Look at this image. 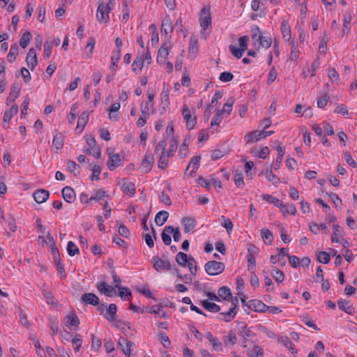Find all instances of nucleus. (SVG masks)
Segmentation results:
<instances>
[{
    "label": "nucleus",
    "mask_w": 357,
    "mask_h": 357,
    "mask_svg": "<svg viewBox=\"0 0 357 357\" xmlns=\"http://www.w3.org/2000/svg\"><path fill=\"white\" fill-rule=\"evenodd\" d=\"M170 157V153L167 155H160L158 161V167L162 169H165L168 165V158Z\"/></svg>",
    "instance_id": "56"
},
{
    "label": "nucleus",
    "mask_w": 357,
    "mask_h": 357,
    "mask_svg": "<svg viewBox=\"0 0 357 357\" xmlns=\"http://www.w3.org/2000/svg\"><path fill=\"white\" fill-rule=\"evenodd\" d=\"M62 197L68 203H73L75 199V192L70 186H66L61 190Z\"/></svg>",
    "instance_id": "18"
},
{
    "label": "nucleus",
    "mask_w": 357,
    "mask_h": 357,
    "mask_svg": "<svg viewBox=\"0 0 357 357\" xmlns=\"http://www.w3.org/2000/svg\"><path fill=\"white\" fill-rule=\"evenodd\" d=\"M21 90V84L20 83H14L13 84L10 92L9 93L8 97L6 99V104L7 105H10L14 102L15 99L18 97Z\"/></svg>",
    "instance_id": "13"
},
{
    "label": "nucleus",
    "mask_w": 357,
    "mask_h": 357,
    "mask_svg": "<svg viewBox=\"0 0 357 357\" xmlns=\"http://www.w3.org/2000/svg\"><path fill=\"white\" fill-rule=\"evenodd\" d=\"M238 335L245 340H250L255 342L257 340V335L254 333L250 328H248L246 325L240 326L238 328Z\"/></svg>",
    "instance_id": "8"
},
{
    "label": "nucleus",
    "mask_w": 357,
    "mask_h": 357,
    "mask_svg": "<svg viewBox=\"0 0 357 357\" xmlns=\"http://www.w3.org/2000/svg\"><path fill=\"white\" fill-rule=\"evenodd\" d=\"M59 321L56 317H50L48 321V326L50 328V334L54 335L57 334L59 331Z\"/></svg>",
    "instance_id": "34"
},
{
    "label": "nucleus",
    "mask_w": 357,
    "mask_h": 357,
    "mask_svg": "<svg viewBox=\"0 0 357 357\" xmlns=\"http://www.w3.org/2000/svg\"><path fill=\"white\" fill-rule=\"evenodd\" d=\"M218 294L219 297L223 298L225 301H229L231 296L230 289L226 286L220 287L218 291Z\"/></svg>",
    "instance_id": "45"
},
{
    "label": "nucleus",
    "mask_w": 357,
    "mask_h": 357,
    "mask_svg": "<svg viewBox=\"0 0 357 357\" xmlns=\"http://www.w3.org/2000/svg\"><path fill=\"white\" fill-rule=\"evenodd\" d=\"M152 260L153 268L158 273H161L163 271H169L172 269L170 261L166 259H163L157 255L154 256Z\"/></svg>",
    "instance_id": "3"
},
{
    "label": "nucleus",
    "mask_w": 357,
    "mask_h": 357,
    "mask_svg": "<svg viewBox=\"0 0 357 357\" xmlns=\"http://www.w3.org/2000/svg\"><path fill=\"white\" fill-rule=\"evenodd\" d=\"M26 61L29 68L33 71L38 65L37 55L34 48L31 47L29 49L26 57Z\"/></svg>",
    "instance_id": "15"
},
{
    "label": "nucleus",
    "mask_w": 357,
    "mask_h": 357,
    "mask_svg": "<svg viewBox=\"0 0 357 357\" xmlns=\"http://www.w3.org/2000/svg\"><path fill=\"white\" fill-rule=\"evenodd\" d=\"M329 99L330 96L328 93L320 95L317 99V107L319 108H324L326 106Z\"/></svg>",
    "instance_id": "55"
},
{
    "label": "nucleus",
    "mask_w": 357,
    "mask_h": 357,
    "mask_svg": "<svg viewBox=\"0 0 357 357\" xmlns=\"http://www.w3.org/2000/svg\"><path fill=\"white\" fill-rule=\"evenodd\" d=\"M158 337L165 348L168 349L170 347L171 341L163 331H159L158 333Z\"/></svg>",
    "instance_id": "46"
},
{
    "label": "nucleus",
    "mask_w": 357,
    "mask_h": 357,
    "mask_svg": "<svg viewBox=\"0 0 357 357\" xmlns=\"http://www.w3.org/2000/svg\"><path fill=\"white\" fill-rule=\"evenodd\" d=\"M121 185L122 191L129 196H133L136 192L135 185L132 182H128L126 179H123Z\"/></svg>",
    "instance_id": "22"
},
{
    "label": "nucleus",
    "mask_w": 357,
    "mask_h": 357,
    "mask_svg": "<svg viewBox=\"0 0 357 357\" xmlns=\"http://www.w3.org/2000/svg\"><path fill=\"white\" fill-rule=\"evenodd\" d=\"M173 30L172 21L169 15H166L162 21L161 33L167 36L169 32L172 33Z\"/></svg>",
    "instance_id": "20"
},
{
    "label": "nucleus",
    "mask_w": 357,
    "mask_h": 357,
    "mask_svg": "<svg viewBox=\"0 0 357 357\" xmlns=\"http://www.w3.org/2000/svg\"><path fill=\"white\" fill-rule=\"evenodd\" d=\"M263 133L262 130H254L248 132L245 136V139L248 144L253 143L255 142H257L261 139H263Z\"/></svg>",
    "instance_id": "21"
},
{
    "label": "nucleus",
    "mask_w": 357,
    "mask_h": 357,
    "mask_svg": "<svg viewBox=\"0 0 357 357\" xmlns=\"http://www.w3.org/2000/svg\"><path fill=\"white\" fill-rule=\"evenodd\" d=\"M204 268L208 275L215 276L225 271V265L223 262L211 260L205 264Z\"/></svg>",
    "instance_id": "1"
},
{
    "label": "nucleus",
    "mask_w": 357,
    "mask_h": 357,
    "mask_svg": "<svg viewBox=\"0 0 357 357\" xmlns=\"http://www.w3.org/2000/svg\"><path fill=\"white\" fill-rule=\"evenodd\" d=\"M200 160H201L200 155H195L191 158L190 162H189V164L186 168V171H188L190 167H192V169L190 172V176H193L194 174L195 173V171L197 169H198V168L199 167Z\"/></svg>",
    "instance_id": "24"
},
{
    "label": "nucleus",
    "mask_w": 357,
    "mask_h": 357,
    "mask_svg": "<svg viewBox=\"0 0 357 357\" xmlns=\"http://www.w3.org/2000/svg\"><path fill=\"white\" fill-rule=\"evenodd\" d=\"M199 23L202 31H206L208 26L211 24V14L209 8L204 7L202 9L199 16Z\"/></svg>",
    "instance_id": "5"
},
{
    "label": "nucleus",
    "mask_w": 357,
    "mask_h": 357,
    "mask_svg": "<svg viewBox=\"0 0 357 357\" xmlns=\"http://www.w3.org/2000/svg\"><path fill=\"white\" fill-rule=\"evenodd\" d=\"M114 287L119 289L118 295L121 297V298L123 301H131L132 299V293L130 290L126 287H122L121 285H114Z\"/></svg>",
    "instance_id": "23"
},
{
    "label": "nucleus",
    "mask_w": 357,
    "mask_h": 357,
    "mask_svg": "<svg viewBox=\"0 0 357 357\" xmlns=\"http://www.w3.org/2000/svg\"><path fill=\"white\" fill-rule=\"evenodd\" d=\"M112 10V7L105 6L103 3H100L98 8L97 18L100 22L106 23L109 21V13Z\"/></svg>",
    "instance_id": "6"
},
{
    "label": "nucleus",
    "mask_w": 357,
    "mask_h": 357,
    "mask_svg": "<svg viewBox=\"0 0 357 357\" xmlns=\"http://www.w3.org/2000/svg\"><path fill=\"white\" fill-rule=\"evenodd\" d=\"M169 213L166 211H159L155 217V222L158 226H162L167 220Z\"/></svg>",
    "instance_id": "32"
},
{
    "label": "nucleus",
    "mask_w": 357,
    "mask_h": 357,
    "mask_svg": "<svg viewBox=\"0 0 357 357\" xmlns=\"http://www.w3.org/2000/svg\"><path fill=\"white\" fill-rule=\"evenodd\" d=\"M261 198L263 199V200H265V201L268 202V203L273 204L274 206H275L280 208H284V204L281 200L273 197L271 195L264 194L261 196Z\"/></svg>",
    "instance_id": "27"
},
{
    "label": "nucleus",
    "mask_w": 357,
    "mask_h": 357,
    "mask_svg": "<svg viewBox=\"0 0 357 357\" xmlns=\"http://www.w3.org/2000/svg\"><path fill=\"white\" fill-rule=\"evenodd\" d=\"M202 306L208 312H218L220 310V305L215 303L210 302L208 299L201 301Z\"/></svg>",
    "instance_id": "29"
},
{
    "label": "nucleus",
    "mask_w": 357,
    "mask_h": 357,
    "mask_svg": "<svg viewBox=\"0 0 357 357\" xmlns=\"http://www.w3.org/2000/svg\"><path fill=\"white\" fill-rule=\"evenodd\" d=\"M107 197H109V195L103 189L100 188L94 190V195L89 198V200L100 202Z\"/></svg>",
    "instance_id": "42"
},
{
    "label": "nucleus",
    "mask_w": 357,
    "mask_h": 357,
    "mask_svg": "<svg viewBox=\"0 0 357 357\" xmlns=\"http://www.w3.org/2000/svg\"><path fill=\"white\" fill-rule=\"evenodd\" d=\"M98 290L106 296L112 297L116 294L115 287L107 284L105 282H100L96 284Z\"/></svg>",
    "instance_id": "10"
},
{
    "label": "nucleus",
    "mask_w": 357,
    "mask_h": 357,
    "mask_svg": "<svg viewBox=\"0 0 357 357\" xmlns=\"http://www.w3.org/2000/svg\"><path fill=\"white\" fill-rule=\"evenodd\" d=\"M175 260L178 265L183 267H185L188 263L189 257H188L187 254L183 252H179L177 253Z\"/></svg>",
    "instance_id": "41"
},
{
    "label": "nucleus",
    "mask_w": 357,
    "mask_h": 357,
    "mask_svg": "<svg viewBox=\"0 0 357 357\" xmlns=\"http://www.w3.org/2000/svg\"><path fill=\"white\" fill-rule=\"evenodd\" d=\"M146 61L147 62L148 65L151 64V55L149 52V47H147L146 52L144 55L141 56L140 57L137 56L134 60L132 65L133 72L135 73L136 74H138L139 73L137 71V69L136 68H135V65H139V68L141 70Z\"/></svg>",
    "instance_id": "4"
},
{
    "label": "nucleus",
    "mask_w": 357,
    "mask_h": 357,
    "mask_svg": "<svg viewBox=\"0 0 357 357\" xmlns=\"http://www.w3.org/2000/svg\"><path fill=\"white\" fill-rule=\"evenodd\" d=\"M247 307L250 310L262 313L266 312V305L260 300L252 299L248 301Z\"/></svg>",
    "instance_id": "11"
},
{
    "label": "nucleus",
    "mask_w": 357,
    "mask_h": 357,
    "mask_svg": "<svg viewBox=\"0 0 357 357\" xmlns=\"http://www.w3.org/2000/svg\"><path fill=\"white\" fill-rule=\"evenodd\" d=\"M66 326L70 329L72 326L78 327L80 321L74 310L70 311L69 314L64 318Z\"/></svg>",
    "instance_id": "14"
},
{
    "label": "nucleus",
    "mask_w": 357,
    "mask_h": 357,
    "mask_svg": "<svg viewBox=\"0 0 357 357\" xmlns=\"http://www.w3.org/2000/svg\"><path fill=\"white\" fill-rule=\"evenodd\" d=\"M224 344L226 347L229 344L234 345L237 342V337L234 330H230L228 335L223 336Z\"/></svg>",
    "instance_id": "31"
},
{
    "label": "nucleus",
    "mask_w": 357,
    "mask_h": 357,
    "mask_svg": "<svg viewBox=\"0 0 357 357\" xmlns=\"http://www.w3.org/2000/svg\"><path fill=\"white\" fill-rule=\"evenodd\" d=\"M219 79L222 82H228L234 79V75L229 71L222 72L220 73Z\"/></svg>",
    "instance_id": "64"
},
{
    "label": "nucleus",
    "mask_w": 357,
    "mask_h": 357,
    "mask_svg": "<svg viewBox=\"0 0 357 357\" xmlns=\"http://www.w3.org/2000/svg\"><path fill=\"white\" fill-rule=\"evenodd\" d=\"M43 295L49 305H56L57 301L53 296L52 293L48 290H43Z\"/></svg>",
    "instance_id": "51"
},
{
    "label": "nucleus",
    "mask_w": 357,
    "mask_h": 357,
    "mask_svg": "<svg viewBox=\"0 0 357 357\" xmlns=\"http://www.w3.org/2000/svg\"><path fill=\"white\" fill-rule=\"evenodd\" d=\"M284 345L285 347L291 351L293 355H296L297 354V349H296L294 343L291 342V339L288 337H285V342H284Z\"/></svg>",
    "instance_id": "60"
},
{
    "label": "nucleus",
    "mask_w": 357,
    "mask_h": 357,
    "mask_svg": "<svg viewBox=\"0 0 357 357\" xmlns=\"http://www.w3.org/2000/svg\"><path fill=\"white\" fill-rule=\"evenodd\" d=\"M256 40L259 41L260 47H264L266 49L269 48L272 43V40L271 37L264 36L261 34L258 36V38L256 39Z\"/></svg>",
    "instance_id": "43"
},
{
    "label": "nucleus",
    "mask_w": 357,
    "mask_h": 357,
    "mask_svg": "<svg viewBox=\"0 0 357 357\" xmlns=\"http://www.w3.org/2000/svg\"><path fill=\"white\" fill-rule=\"evenodd\" d=\"M351 21V16L350 14H344V24H343V29H342V34L343 35H347L349 30H350V23Z\"/></svg>",
    "instance_id": "49"
},
{
    "label": "nucleus",
    "mask_w": 357,
    "mask_h": 357,
    "mask_svg": "<svg viewBox=\"0 0 357 357\" xmlns=\"http://www.w3.org/2000/svg\"><path fill=\"white\" fill-rule=\"evenodd\" d=\"M154 165L153 155L151 153L146 152L142 162L141 163V168L145 173H148L151 170V167Z\"/></svg>",
    "instance_id": "12"
},
{
    "label": "nucleus",
    "mask_w": 357,
    "mask_h": 357,
    "mask_svg": "<svg viewBox=\"0 0 357 357\" xmlns=\"http://www.w3.org/2000/svg\"><path fill=\"white\" fill-rule=\"evenodd\" d=\"M95 44H96V40L93 38H90L88 41V43L86 44V45L85 47V51H86V53L88 54V57H91V56L93 53V50L94 48Z\"/></svg>",
    "instance_id": "62"
},
{
    "label": "nucleus",
    "mask_w": 357,
    "mask_h": 357,
    "mask_svg": "<svg viewBox=\"0 0 357 357\" xmlns=\"http://www.w3.org/2000/svg\"><path fill=\"white\" fill-rule=\"evenodd\" d=\"M248 246V255H247V259H248V270L250 271H255V266H256V260L255 255L259 253V249L257 247H256L254 244L248 243L247 245Z\"/></svg>",
    "instance_id": "2"
},
{
    "label": "nucleus",
    "mask_w": 357,
    "mask_h": 357,
    "mask_svg": "<svg viewBox=\"0 0 357 357\" xmlns=\"http://www.w3.org/2000/svg\"><path fill=\"white\" fill-rule=\"evenodd\" d=\"M19 53V47L17 43H14L11 45L10 52L7 55L8 61L10 63H13L15 61L17 56Z\"/></svg>",
    "instance_id": "35"
},
{
    "label": "nucleus",
    "mask_w": 357,
    "mask_h": 357,
    "mask_svg": "<svg viewBox=\"0 0 357 357\" xmlns=\"http://www.w3.org/2000/svg\"><path fill=\"white\" fill-rule=\"evenodd\" d=\"M99 298L93 293H85L81 296L82 303L94 306L99 304Z\"/></svg>",
    "instance_id": "17"
},
{
    "label": "nucleus",
    "mask_w": 357,
    "mask_h": 357,
    "mask_svg": "<svg viewBox=\"0 0 357 357\" xmlns=\"http://www.w3.org/2000/svg\"><path fill=\"white\" fill-rule=\"evenodd\" d=\"M117 306L114 303L109 304L106 313L104 314L105 319L110 322L116 321Z\"/></svg>",
    "instance_id": "25"
},
{
    "label": "nucleus",
    "mask_w": 357,
    "mask_h": 357,
    "mask_svg": "<svg viewBox=\"0 0 357 357\" xmlns=\"http://www.w3.org/2000/svg\"><path fill=\"white\" fill-rule=\"evenodd\" d=\"M196 261L194 259L193 257L190 256L188 263L187 264V266L192 274V275L195 276L197 273V266H196Z\"/></svg>",
    "instance_id": "53"
},
{
    "label": "nucleus",
    "mask_w": 357,
    "mask_h": 357,
    "mask_svg": "<svg viewBox=\"0 0 357 357\" xmlns=\"http://www.w3.org/2000/svg\"><path fill=\"white\" fill-rule=\"evenodd\" d=\"M349 303L348 301H337L339 309L348 314L352 315L355 313V308L351 305H349Z\"/></svg>",
    "instance_id": "28"
},
{
    "label": "nucleus",
    "mask_w": 357,
    "mask_h": 357,
    "mask_svg": "<svg viewBox=\"0 0 357 357\" xmlns=\"http://www.w3.org/2000/svg\"><path fill=\"white\" fill-rule=\"evenodd\" d=\"M32 39V35L29 31H26L20 39V45L22 48L26 47Z\"/></svg>",
    "instance_id": "38"
},
{
    "label": "nucleus",
    "mask_w": 357,
    "mask_h": 357,
    "mask_svg": "<svg viewBox=\"0 0 357 357\" xmlns=\"http://www.w3.org/2000/svg\"><path fill=\"white\" fill-rule=\"evenodd\" d=\"M317 260L322 264H328L331 260L330 254L325 251H321L317 255Z\"/></svg>",
    "instance_id": "54"
},
{
    "label": "nucleus",
    "mask_w": 357,
    "mask_h": 357,
    "mask_svg": "<svg viewBox=\"0 0 357 357\" xmlns=\"http://www.w3.org/2000/svg\"><path fill=\"white\" fill-rule=\"evenodd\" d=\"M281 30L284 40L289 41L291 38V28L287 21H283L281 24Z\"/></svg>",
    "instance_id": "39"
},
{
    "label": "nucleus",
    "mask_w": 357,
    "mask_h": 357,
    "mask_svg": "<svg viewBox=\"0 0 357 357\" xmlns=\"http://www.w3.org/2000/svg\"><path fill=\"white\" fill-rule=\"evenodd\" d=\"M170 50V41L169 40L167 42H165L162 43L161 47L158 50L157 54V62L160 64H162L165 61L164 59L167 57L169 55Z\"/></svg>",
    "instance_id": "9"
},
{
    "label": "nucleus",
    "mask_w": 357,
    "mask_h": 357,
    "mask_svg": "<svg viewBox=\"0 0 357 357\" xmlns=\"http://www.w3.org/2000/svg\"><path fill=\"white\" fill-rule=\"evenodd\" d=\"M198 51V40L195 37H191L190 39L189 44V52L190 53H197Z\"/></svg>",
    "instance_id": "61"
},
{
    "label": "nucleus",
    "mask_w": 357,
    "mask_h": 357,
    "mask_svg": "<svg viewBox=\"0 0 357 357\" xmlns=\"http://www.w3.org/2000/svg\"><path fill=\"white\" fill-rule=\"evenodd\" d=\"M89 119V113L87 112H84L82 113V114L79 116L78 121H77V125L76 130H79V132H82L86 125L87 124Z\"/></svg>",
    "instance_id": "26"
},
{
    "label": "nucleus",
    "mask_w": 357,
    "mask_h": 357,
    "mask_svg": "<svg viewBox=\"0 0 357 357\" xmlns=\"http://www.w3.org/2000/svg\"><path fill=\"white\" fill-rule=\"evenodd\" d=\"M261 238L266 245L272 244L274 237L273 233L267 229H262L261 230Z\"/></svg>",
    "instance_id": "36"
},
{
    "label": "nucleus",
    "mask_w": 357,
    "mask_h": 357,
    "mask_svg": "<svg viewBox=\"0 0 357 357\" xmlns=\"http://www.w3.org/2000/svg\"><path fill=\"white\" fill-rule=\"evenodd\" d=\"M67 252H68V254L70 256V257H73L75 256V255L77 254H79V250L78 248V247L77 246V245L73 242V241H69L68 243V245H67Z\"/></svg>",
    "instance_id": "50"
},
{
    "label": "nucleus",
    "mask_w": 357,
    "mask_h": 357,
    "mask_svg": "<svg viewBox=\"0 0 357 357\" xmlns=\"http://www.w3.org/2000/svg\"><path fill=\"white\" fill-rule=\"evenodd\" d=\"M221 225L225 227L227 231V233L229 234L231 233V231H232L233 229V227H234V225L231 222V220L222 215L221 216Z\"/></svg>",
    "instance_id": "47"
},
{
    "label": "nucleus",
    "mask_w": 357,
    "mask_h": 357,
    "mask_svg": "<svg viewBox=\"0 0 357 357\" xmlns=\"http://www.w3.org/2000/svg\"><path fill=\"white\" fill-rule=\"evenodd\" d=\"M245 170L247 176L252 179L253 174L256 172L254 162L252 161H246L245 163Z\"/></svg>",
    "instance_id": "44"
},
{
    "label": "nucleus",
    "mask_w": 357,
    "mask_h": 357,
    "mask_svg": "<svg viewBox=\"0 0 357 357\" xmlns=\"http://www.w3.org/2000/svg\"><path fill=\"white\" fill-rule=\"evenodd\" d=\"M181 224L183 225L185 233H189L197 225L196 220L193 218L184 217L181 220Z\"/></svg>",
    "instance_id": "19"
},
{
    "label": "nucleus",
    "mask_w": 357,
    "mask_h": 357,
    "mask_svg": "<svg viewBox=\"0 0 357 357\" xmlns=\"http://www.w3.org/2000/svg\"><path fill=\"white\" fill-rule=\"evenodd\" d=\"M166 231H167L168 233L173 234V238L174 241L178 242L181 241V234L180 231V229L178 227L174 228V227L169 225L166 226Z\"/></svg>",
    "instance_id": "40"
},
{
    "label": "nucleus",
    "mask_w": 357,
    "mask_h": 357,
    "mask_svg": "<svg viewBox=\"0 0 357 357\" xmlns=\"http://www.w3.org/2000/svg\"><path fill=\"white\" fill-rule=\"evenodd\" d=\"M33 197L38 204H42L48 199L50 192L45 189H38L33 192Z\"/></svg>",
    "instance_id": "16"
},
{
    "label": "nucleus",
    "mask_w": 357,
    "mask_h": 357,
    "mask_svg": "<svg viewBox=\"0 0 357 357\" xmlns=\"http://www.w3.org/2000/svg\"><path fill=\"white\" fill-rule=\"evenodd\" d=\"M326 195L330 197V199L334 203L336 208L342 206V200L337 194L334 192H326Z\"/></svg>",
    "instance_id": "59"
},
{
    "label": "nucleus",
    "mask_w": 357,
    "mask_h": 357,
    "mask_svg": "<svg viewBox=\"0 0 357 357\" xmlns=\"http://www.w3.org/2000/svg\"><path fill=\"white\" fill-rule=\"evenodd\" d=\"M234 102L233 98H230L227 102L224 105L222 110H218L222 115L223 113H227L229 115L232 111V106Z\"/></svg>",
    "instance_id": "52"
},
{
    "label": "nucleus",
    "mask_w": 357,
    "mask_h": 357,
    "mask_svg": "<svg viewBox=\"0 0 357 357\" xmlns=\"http://www.w3.org/2000/svg\"><path fill=\"white\" fill-rule=\"evenodd\" d=\"M234 178L235 184L238 188H242L244 187L245 183H244L243 174L241 172H240L238 170H236L234 176Z\"/></svg>",
    "instance_id": "48"
},
{
    "label": "nucleus",
    "mask_w": 357,
    "mask_h": 357,
    "mask_svg": "<svg viewBox=\"0 0 357 357\" xmlns=\"http://www.w3.org/2000/svg\"><path fill=\"white\" fill-rule=\"evenodd\" d=\"M18 109L17 105H13L10 109L6 110L3 117V123H9L13 116L17 114Z\"/></svg>",
    "instance_id": "30"
},
{
    "label": "nucleus",
    "mask_w": 357,
    "mask_h": 357,
    "mask_svg": "<svg viewBox=\"0 0 357 357\" xmlns=\"http://www.w3.org/2000/svg\"><path fill=\"white\" fill-rule=\"evenodd\" d=\"M92 175L91 176V181L99 180V176L101 173L100 166L98 165H93L92 167Z\"/></svg>",
    "instance_id": "63"
},
{
    "label": "nucleus",
    "mask_w": 357,
    "mask_h": 357,
    "mask_svg": "<svg viewBox=\"0 0 357 357\" xmlns=\"http://www.w3.org/2000/svg\"><path fill=\"white\" fill-rule=\"evenodd\" d=\"M64 137L61 132L56 133L52 141V146L56 150H61L63 146Z\"/></svg>",
    "instance_id": "33"
},
{
    "label": "nucleus",
    "mask_w": 357,
    "mask_h": 357,
    "mask_svg": "<svg viewBox=\"0 0 357 357\" xmlns=\"http://www.w3.org/2000/svg\"><path fill=\"white\" fill-rule=\"evenodd\" d=\"M107 153L109 158L107 162V166L110 171H113L121 165L122 160L119 153L112 154V151H109V149H107Z\"/></svg>",
    "instance_id": "7"
},
{
    "label": "nucleus",
    "mask_w": 357,
    "mask_h": 357,
    "mask_svg": "<svg viewBox=\"0 0 357 357\" xmlns=\"http://www.w3.org/2000/svg\"><path fill=\"white\" fill-rule=\"evenodd\" d=\"M271 275H273L275 282L278 283L282 282L284 280V273L275 266L272 267Z\"/></svg>",
    "instance_id": "37"
},
{
    "label": "nucleus",
    "mask_w": 357,
    "mask_h": 357,
    "mask_svg": "<svg viewBox=\"0 0 357 357\" xmlns=\"http://www.w3.org/2000/svg\"><path fill=\"white\" fill-rule=\"evenodd\" d=\"M186 121V128L188 130H192L195 128L196 123H197V117L196 116H194V117H192V114L188 116H185L183 118Z\"/></svg>",
    "instance_id": "58"
},
{
    "label": "nucleus",
    "mask_w": 357,
    "mask_h": 357,
    "mask_svg": "<svg viewBox=\"0 0 357 357\" xmlns=\"http://www.w3.org/2000/svg\"><path fill=\"white\" fill-rule=\"evenodd\" d=\"M169 91L168 89L163 88L162 91L161 93V105H165L166 107H169Z\"/></svg>",
    "instance_id": "57"
}]
</instances>
